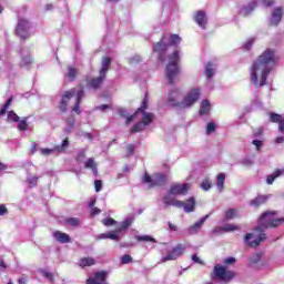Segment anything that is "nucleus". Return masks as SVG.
Segmentation results:
<instances>
[{"label": "nucleus", "instance_id": "obj_1", "mask_svg": "<svg viewBox=\"0 0 284 284\" xmlns=\"http://www.w3.org/2000/svg\"><path fill=\"white\" fill-rule=\"evenodd\" d=\"M278 61L276 51L266 49L250 68V80L255 88H263L270 77V72Z\"/></svg>", "mask_w": 284, "mask_h": 284}, {"label": "nucleus", "instance_id": "obj_2", "mask_svg": "<svg viewBox=\"0 0 284 284\" xmlns=\"http://www.w3.org/2000/svg\"><path fill=\"white\" fill-rule=\"evenodd\" d=\"M148 110V98L142 101L141 106L136 110V112L130 116H128V111L125 109H119L120 116H126V123H132L136 118V114H142V121L134 124L131 129V132H143L152 121H154V114L151 112H145Z\"/></svg>", "mask_w": 284, "mask_h": 284}, {"label": "nucleus", "instance_id": "obj_3", "mask_svg": "<svg viewBox=\"0 0 284 284\" xmlns=\"http://www.w3.org/2000/svg\"><path fill=\"white\" fill-rule=\"evenodd\" d=\"M83 97H85L83 87H78L71 89L70 91H65L62 95V101L60 104L61 112H65V110H68V101H70V99H74L75 105L73 106V112H75L77 114H81V109L79 108V105Z\"/></svg>", "mask_w": 284, "mask_h": 284}, {"label": "nucleus", "instance_id": "obj_4", "mask_svg": "<svg viewBox=\"0 0 284 284\" xmlns=\"http://www.w3.org/2000/svg\"><path fill=\"white\" fill-rule=\"evenodd\" d=\"M181 43V37L179 34L164 36L154 44L153 52H156L159 61L165 63V53L169 45H179Z\"/></svg>", "mask_w": 284, "mask_h": 284}, {"label": "nucleus", "instance_id": "obj_5", "mask_svg": "<svg viewBox=\"0 0 284 284\" xmlns=\"http://www.w3.org/2000/svg\"><path fill=\"white\" fill-rule=\"evenodd\" d=\"M166 64V79L170 85H174L176 81H179V74H181V68L179 67V61H181V57L179 55V51H174L168 58Z\"/></svg>", "mask_w": 284, "mask_h": 284}, {"label": "nucleus", "instance_id": "obj_6", "mask_svg": "<svg viewBox=\"0 0 284 284\" xmlns=\"http://www.w3.org/2000/svg\"><path fill=\"white\" fill-rule=\"evenodd\" d=\"M284 219H277L276 212L268 211L262 214L258 221V226L255 227V232H263L266 227H278V225H283Z\"/></svg>", "mask_w": 284, "mask_h": 284}, {"label": "nucleus", "instance_id": "obj_7", "mask_svg": "<svg viewBox=\"0 0 284 284\" xmlns=\"http://www.w3.org/2000/svg\"><path fill=\"white\" fill-rule=\"evenodd\" d=\"M111 63L112 60H110V58L102 59V65L99 72V77L93 78L89 81V88H92L93 90H99V87L103 85V81H105V77L108 75Z\"/></svg>", "mask_w": 284, "mask_h": 284}, {"label": "nucleus", "instance_id": "obj_8", "mask_svg": "<svg viewBox=\"0 0 284 284\" xmlns=\"http://www.w3.org/2000/svg\"><path fill=\"white\" fill-rule=\"evenodd\" d=\"M133 223L134 216H126L116 230L108 232V237L110 239V241H121L120 234L122 232H125V230H128V227H130V225H132Z\"/></svg>", "mask_w": 284, "mask_h": 284}, {"label": "nucleus", "instance_id": "obj_9", "mask_svg": "<svg viewBox=\"0 0 284 284\" xmlns=\"http://www.w3.org/2000/svg\"><path fill=\"white\" fill-rule=\"evenodd\" d=\"M211 278L212 281H232L234 278V272L227 271L225 266L217 264L214 266Z\"/></svg>", "mask_w": 284, "mask_h": 284}, {"label": "nucleus", "instance_id": "obj_10", "mask_svg": "<svg viewBox=\"0 0 284 284\" xmlns=\"http://www.w3.org/2000/svg\"><path fill=\"white\" fill-rule=\"evenodd\" d=\"M31 28L32 26L30 24V21H28V19L19 18L16 28V34L20 37V39H28L32 34Z\"/></svg>", "mask_w": 284, "mask_h": 284}, {"label": "nucleus", "instance_id": "obj_11", "mask_svg": "<svg viewBox=\"0 0 284 284\" xmlns=\"http://www.w3.org/2000/svg\"><path fill=\"white\" fill-rule=\"evenodd\" d=\"M201 99V90L192 89L186 93L183 101L181 102V108H192L196 101Z\"/></svg>", "mask_w": 284, "mask_h": 284}, {"label": "nucleus", "instance_id": "obj_12", "mask_svg": "<svg viewBox=\"0 0 284 284\" xmlns=\"http://www.w3.org/2000/svg\"><path fill=\"white\" fill-rule=\"evenodd\" d=\"M265 239H267L265 233H248L244 237V243L250 247H258V245H261L262 241H265Z\"/></svg>", "mask_w": 284, "mask_h": 284}, {"label": "nucleus", "instance_id": "obj_13", "mask_svg": "<svg viewBox=\"0 0 284 284\" xmlns=\"http://www.w3.org/2000/svg\"><path fill=\"white\" fill-rule=\"evenodd\" d=\"M165 181H168V178L162 173L154 174L153 178H151L150 174L145 173L143 176V183H148L149 187L164 185Z\"/></svg>", "mask_w": 284, "mask_h": 284}, {"label": "nucleus", "instance_id": "obj_14", "mask_svg": "<svg viewBox=\"0 0 284 284\" xmlns=\"http://www.w3.org/2000/svg\"><path fill=\"white\" fill-rule=\"evenodd\" d=\"M185 252V244H179L166 256L162 257V263H168V261H176L181 254Z\"/></svg>", "mask_w": 284, "mask_h": 284}, {"label": "nucleus", "instance_id": "obj_15", "mask_svg": "<svg viewBox=\"0 0 284 284\" xmlns=\"http://www.w3.org/2000/svg\"><path fill=\"white\" fill-rule=\"evenodd\" d=\"M87 284H108V272L100 271L87 280Z\"/></svg>", "mask_w": 284, "mask_h": 284}, {"label": "nucleus", "instance_id": "obj_16", "mask_svg": "<svg viewBox=\"0 0 284 284\" xmlns=\"http://www.w3.org/2000/svg\"><path fill=\"white\" fill-rule=\"evenodd\" d=\"M190 187H192V185L190 183L173 184V185H171L169 192H171V194H173L175 196L178 194H181L182 196H185V194H187V192H190Z\"/></svg>", "mask_w": 284, "mask_h": 284}, {"label": "nucleus", "instance_id": "obj_17", "mask_svg": "<svg viewBox=\"0 0 284 284\" xmlns=\"http://www.w3.org/2000/svg\"><path fill=\"white\" fill-rule=\"evenodd\" d=\"M175 195H173L172 191H169L164 196H163V203L164 205H172L173 207H183V201L174 199Z\"/></svg>", "mask_w": 284, "mask_h": 284}, {"label": "nucleus", "instance_id": "obj_18", "mask_svg": "<svg viewBox=\"0 0 284 284\" xmlns=\"http://www.w3.org/2000/svg\"><path fill=\"white\" fill-rule=\"evenodd\" d=\"M68 145H69L68 139H64V140L62 141V144H61V145H57V146H54L53 149H42V150H41V153H42L44 156H48V155H50V154H54V152H58V153L65 152V150H68Z\"/></svg>", "mask_w": 284, "mask_h": 284}, {"label": "nucleus", "instance_id": "obj_19", "mask_svg": "<svg viewBox=\"0 0 284 284\" xmlns=\"http://www.w3.org/2000/svg\"><path fill=\"white\" fill-rule=\"evenodd\" d=\"M179 99H181V91L179 89L173 88L169 92V95L166 98V103L171 106L179 105Z\"/></svg>", "mask_w": 284, "mask_h": 284}, {"label": "nucleus", "instance_id": "obj_20", "mask_svg": "<svg viewBox=\"0 0 284 284\" xmlns=\"http://www.w3.org/2000/svg\"><path fill=\"white\" fill-rule=\"evenodd\" d=\"M206 219H210V215H205L204 217L195 222L193 225L189 226L186 229L187 234H199V232H201V227H203V225L205 224Z\"/></svg>", "mask_w": 284, "mask_h": 284}, {"label": "nucleus", "instance_id": "obj_21", "mask_svg": "<svg viewBox=\"0 0 284 284\" xmlns=\"http://www.w3.org/2000/svg\"><path fill=\"white\" fill-rule=\"evenodd\" d=\"M194 21L202 28V30H205V26H207V16L203 11H197Z\"/></svg>", "mask_w": 284, "mask_h": 284}, {"label": "nucleus", "instance_id": "obj_22", "mask_svg": "<svg viewBox=\"0 0 284 284\" xmlns=\"http://www.w3.org/2000/svg\"><path fill=\"white\" fill-rule=\"evenodd\" d=\"M281 19H283V9L276 8L271 17V26H276L277 23H281Z\"/></svg>", "mask_w": 284, "mask_h": 284}, {"label": "nucleus", "instance_id": "obj_23", "mask_svg": "<svg viewBox=\"0 0 284 284\" xmlns=\"http://www.w3.org/2000/svg\"><path fill=\"white\" fill-rule=\"evenodd\" d=\"M53 237L55 239V241H58V243H70L71 239L67 233H63L61 231H55L53 232Z\"/></svg>", "mask_w": 284, "mask_h": 284}, {"label": "nucleus", "instance_id": "obj_24", "mask_svg": "<svg viewBox=\"0 0 284 284\" xmlns=\"http://www.w3.org/2000/svg\"><path fill=\"white\" fill-rule=\"evenodd\" d=\"M182 207H184V212L186 213L194 212V207H196V200L194 196L189 197L185 203L183 202Z\"/></svg>", "mask_w": 284, "mask_h": 284}, {"label": "nucleus", "instance_id": "obj_25", "mask_svg": "<svg viewBox=\"0 0 284 284\" xmlns=\"http://www.w3.org/2000/svg\"><path fill=\"white\" fill-rule=\"evenodd\" d=\"M254 8H256V2H251L247 6H243L239 12L242 14V17H248V14L254 12Z\"/></svg>", "mask_w": 284, "mask_h": 284}, {"label": "nucleus", "instance_id": "obj_26", "mask_svg": "<svg viewBox=\"0 0 284 284\" xmlns=\"http://www.w3.org/2000/svg\"><path fill=\"white\" fill-rule=\"evenodd\" d=\"M278 176H284V169H277L273 174L268 175L266 179L267 185H272Z\"/></svg>", "mask_w": 284, "mask_h": 284}, {"label": "nucleus", "instance_id": "obj_27", "mask_svg": "<svg viewBox=\"0 0 284 284\" xmlns=\"http://www.w3.org/2000/svg\"><path fill=\"white\" fill-rule=\"evenodd\" d=\"M267 201V195H258L254 200L250 202V205L252 207H258L260 205H263V203H266Z\"/></svg>", "mask_w": 284, "mask_h": 284}, {"label": "nucleus", "instance_id": "obj_28", "mask_svg": "<svg viewBox=\"0 0 284 284\" xmlns=\"http://www.w3.org/2000/svg\"><path fill=\"white\" fill-rule=\"evenodd\" d=\"M214 72H216V64L211 62L206 63L205 65V74L207 79H212L214 77Z\"/></svg>", "mask_w": 284, "mask_h": 284}, {"label": "nucleus", "instance_id": "obj_29", "mask_svg": "<svg viewBox=\"0 0 284 284\" xmlns=\"http://www.w3.org/2000/svg\"><path fill=\"white\" fill-rule=\"evenodd\" d=\"M97 263V261L92 257H84L81 258L79 262L80 267H92V265H94Z\"/></svg>", "mask_w": 284, "mask_h": 284}, {"label": "nucleus", "instance_id": "obj_30", "mask_svg": "<svg viewBox=\"0 0 284 284\" xmlns=\"http://www.w3.org/2000/svg\"><path fill=\"white\" fill-rule=\"evenodd\" d=\"M216 186H217L219 192H223V190L225 187V173H220L217 175Z\"/></svg>", "mask_w": 284, "mask_h": 284}, {"label": "nucleus", "instance_id": "obj_31", "mask_svg": "<svg viewBox=\"0 0 284 284\" xmlns=\"http://www.w3.org/2000/svg\"><path fill=\"white\" fill-rule=\"evenodd\" d=\"M84 168H87V170H92L93 174H98L97 162H94V159L89 158L84 163Z\"/></svg>", "mask_w": 284, "mask_h": 284}, {"label": "nucleus", "instance_id": "obj_32", "mask_svg": "<svg viewBox=\"0 0 284 284\" xmlns=\"http://www.w3.org/2000/svg\"><path fill=\"white\" fill-rule=\"evenodd\" d=\"M237 212L236 209H229L224 213L225 221H232L233 219H236Z\"/></svg>", "mask_w": 284, "mask_h": 284}, {"label": "nucleus", "instance_id": "obj_33", "mask_svg": "<svg viewBox=\"0 0 284 284\" xmlns=\"http://www.w3.org/2000/svg\"><path fill=\"white\" fill-rule=\"evenodd\" d=\"M211 110L210 101L203 100L200 108V114H209Z\"/></svg>", "mask_w": 284, "mask_h": 284}, {"label": "nucleus", "instance_id": "obj_34", "mask_svg": "<svg viewBox=\"0 0 284 284\" xmlns=\"http://www.w3.org/2000/svg\"><path fill=\"white\" fill-rule=\"evenodd\" d=\"M31 63H32V58L30 57V54L24 55L20 61L21 68H30Z\"/></svg>", "mask_w": 284, "mask_h": 284}, {"label": "nucleus", "instance_id": "obj_35", "mask_svg": "<svg viewBox=\"0 0 284 284\" xmlns=\"http://www.w3.org/2000/svg\"><path fill=\"white\" fill-rule=\"evenodd\" d=\"M77 74H79V71L77 70V68H73V67L68 68L67 77L68 79H70V81H74V79L77 78Z\"/></svg>", "mask_w": 284, "mask_h": 284}, {"label": "nucleus", "instance_id": "obj_36", "mask_svg": "<svg viewBox=\"0 0 284 284\" xmlns=\"http://www.w3.org/2000/svg\"><path fill=\"white\" fill-rule=\"evenodd\" d=\"M38 181H39V178L37 175L28 174L27 182L30 185V187H34V185H37Z\"/></svg>", "mask_w": 284, "mask_h": 284}, {"label": "nucleus", "instance_id": "obj_37", "mask_svg": "<svg viewBox=\"0 0 284 284\" xmlns=\"http://www.w3.org/2000/svg\"><path fill=\"white\" fill-rule=\"evenodd\" d=\"M136 241H145L146 243H156V240L150 235H136Z\"/></svg>", "mask_w": 284, "mask_h": 284}, {"label": "nucleus", "instance_id": "obj_38", "mask_svg": "<svg viewBox=\"0 0 284 284\" xmlns=\"http://www.w3.org/2000/svg\"><path fill=\"white\" fill-rule=\"evenodd\" d=\"M18 130H20V132H26V130H28V118H24L18 122Z\"/></svg>", "mask_w": 284, "mask_h": 284}, {"label": "nucleus", "instance_id": "obj_39", "mask_svg": "<svg viewBox=\"0 0 284 284\" xmlns=\"http://www.w3.org/2000/svg\"><path fill=\"white\" fill-rule=\"evenodd\" d=\"M200 187H202L204 190V192H207V190H211L212 189V181H210V179H205Z\"/></svg>", "mask_w": 284, "mask_h": 284}, {"label": "nucleus", "instance_id": "obj_40", "mask_svg": "<svg viewBox=\"0 0 284 284\" xmlns=\"http://www.w3.org/2000/svg\"><path fill=\"white\" fill-rule=\"evenodd\" d=\"M213 132H216V123L209 122L206 124V134H213Z\"/></svg>", "mask_w": 284, "mask_h": 284}, {"label": "nucleus", "instance_id": "obj_41", "mask_svg": "<svg viewBox=\"0 0 284 284\" xmlns=\"http://www.w3.org/2000/svg\"><path fill=\"white\" fill-rule=\"evenodd\" d=\"M271 121L272 123H281V121H283V116L281 114H277V113H271Z\"/></svg>", "mask_w": 284, "mask_h": 284}, {"label": "nucleus", "instance_id": "obj_42", "mask_svg": "<svg viewBox=\"0 0 284 284\" xmlns=\"http://www.w3.org/2000/svg\"><path fill=\"white\" fill-rule=\"evenodd\" d=\"M223 232H236V230H239V226L234 225V224H225L224 226H222Z\"/></svg>", "mask_w": 284, "mask_h": 284}, {"label": "nucleus", "instance_id": "obj_43", "mask_svg": "<svg viewBox=\"0 0 284 284\" xmlns=\"http://www.w3.org/2000/svg\"><path fill=\"white\" fill-rule=\"evenodd\" d=\"M65 222L68 223V225H71V227H77L80 223L79 219L77 217H69L65 220Z\"/></svg>", "mask_w": 284, "mask_h": 284}, {"label": "nucleus", "instance_id": "obj_44", "mask_svg": "<svg viewBox=\"0 0 284 284\" xmlns=\"http://www.w3.org/2000/svg\"><path fill=\"white\" fill-rule=\"evenodd\" d=\"M11 103H12V98H9L7 103L0 110V116H3V114H6V112L8 111V108H10Z\"/></svg>", "mask_w": 284, "mask_h": 284}, {"label": "nucleus", "instance_id": "obj_45", "mask_svg": "<svg viewBox=\"0 0 284 284\" xmlns=\"http://www.w3.org/2000/svg\"><path fill=\"white\" fill-rule=\"evenodd\" d=\"M102 223L106 226L110 227L111 225H116V221L112 217L104 219L102 220Z\"/></svg>", "mask_w": 284, "mask_h": 284}, {"label": "nucleus", "instance_id": "obj_46", "mask_svg": "<svg viewBox=\"0 0 284 284\" xmlns=\"http://www.w3.org/2000/svg\"><path fill=\"white\" fill-rule=\"evenodd\" d=\"M252 45H254V39L250 38L243 45L244 50H252Z\"/></svg>", "mask_w": 284, "mask_h": 284}, {"label": "nucleus", "instance_id": "obj_47", "mask_svg": "<svg viewBox=\"0 0 284 284\" xmlns=\"http://www.w3.org/2000/svg\"><path fill=\"white\" fill-rule=\"evenodd\" d=\"M8 119H9V121H14L17 123V121H19V115H17V113H14V111H10L8 113Z\"/></svg>", "mask_w": 284, "mask_h": 284}, {"label": "nucleus", "instance_id": "obj_48", "mask_svg": "<svg viewBox=\"0 0 284 284\" xmlns=\"http://www.w3.org/2000/svg\"><path fill=\"white\" fill-rule=\"evenodd\" d=\"M121 263H122V265H128V263H132V256H130V255H123V256L121 257Z\"/></svg>", "mask_w": 284, "mask_h": 284}, {"label": "nucleus", "instance_id": "obj_49", "mask_svg": "<svg viewBox=\"0 0 284 284\" xmlns=\"http://www.w3.org/2000/svg\"><path fill=\"white\" fill-rule=\"evenodd\" d=\"M85 159V151H80L77 156V162L81 163Z\"/></svg>", "mask_w": 284, "mask_h": 284}, {"label": "nucleus", "instance_id": "obj_50", "mask_svg": "<svg viewBox=\"0 0 284 284\" xmlns=\"http://www.w3.org/2000/svg\"><path fill=\"white\" fill-rule=\"evenodd\" d=\"M242 165H245L246 168H251V165H254V161L250 159L242 160Z\"/></svg>", "mask_w": 284, "mask_h": 284}, {"label": "nucleus", "instance_id": "obj_51", "mask_svg": "<svg viewBox=\"0 0 284 284\" xmlns=\"http://www.w3.org/2000/svg\"><path fill=\"white\" fill-rule=\"evenodd\" d=\"M252 144L255 145L256 150H261V148H263V141L261 140H253Z\"/></svg>", "mask_w": 284, "mask_h": 284}, {"label": "nucleus", "instance_id": "obj_52", "mask_svg": "<svg viewBox=\"0 0 284 284\" xmlns=\"http://www.w3.org/2000/svg\"><path fill=\"white\" fill-rule=\"evenodd\" d=\"M234 263H236V258H234V257H226L224 260L225 265H234Z\"/></svg>", "mask_w": 284, "mask_h": 284}, {"label": "nucleus", "instance_id": "obj_53", "mask_svg": "<svg viewBox=\"0 0 284 284\" xmlns=\"http://www.w3.org/2000/svg\"><path fill=\"white\" fill-rule=\"evenodd\" d=\"M102 185L103 184H102L101 180H95V182H94L95 192H101Z\"/></svg>", "mask_w": 284, "mask_h": 284}, {"label": "nucleus", "instance_id": "obj_54", "mask_svg": "<svg viewBox=\"0 0 284 284\" xmlns=\"http://www.w3.org/2000/svg\"><path fill=\"white\" fill-rule=\"evenodd\" d=\"M134 150H136V146L134 144H129L126 146L128 154H134Z\"/></svg>", "mask_w": 284, "mask_h": 284}, {"label": "nucleus", "instance_id": "obj_55", "mask_svg": "<svg viewBox=\"0 0 284 284\" xmlns=\"http://www.w3.org/2000/svg\"><path fill=\"white\" fill-rule=\"evenodd\" d=\"M42 276H44V278H49V281H52V273L48 272V271H41Z\"/></svg>", "mask_w": 284, "mask_h": 284}, {"label": "nucleus", "instance_id": "obj_56", "mask_svg": "<svg viewBox=\"0 0 284 284\" xmlns=\"http://www.w3.org/2000/svg\"><path fill=\"white\" fill-rule=\"evenodd\" d=\"M192 262L193 263H199L200 265L203 264V262L201 261V258L196 254L192 255Z\"/></svg>", "mask_w": 284, "mask_h": 284}, {"label": "nucleus", "instance_id": "obj_57", "mask_svg": "<svg viewBox=\"0 0 284 284\" xmlns=\"http://www.w3.org/2000/svg\"><path fill=\"white\" fill-rule=\"evenodd\" d=\"M274 143H276L277 145H280L281 143H284V136L280 135L274 140Z\"/></svg>", "mask_w": 284, "mask_h": 284}, {"label": "nucleus", "instance_id": "obj_58", "mask_svg": "<svg viewBox=\"0 0 284 284\" xmlns=\"http://www.w3.org/2000/svg\"><path fill=\"white\" fill-rule=\"evenodd\" d=\"M92 216H97V214H101V211L99 207H93L91 211Z\"/></svg>", "mask_w": 284, "mask_h": 284}, {"label": "nucleus", "instance_id": "obj_59", "mask_svg": "<svg viewBox=\"0 0 284 284\" xmlns=\"http://www.w3.org/2000/svg\"><path fill=\"white\" fill-rule=\"evenodd\" d=\"M169 230H171V232H176L179 230V227L174 224H172L171 222H169Z\"/></svg>", "mask_w": 284, "mask_h": 284}, {"label": "nucleus", "instance_id": "obj_60", "mask_svg": "<svg viewBox=\"0 0 284 284\" xmlns=\"http://www.w3.org/2000/svg\"><path fill=\"white\" fill-rule=\"evenodd\" d=\"M278 131L284 134V120L278 123Z\"/></svg>", "mask_w": 284, "mask_h": 284}, {"label": "nucleus", "instance_id": "obj_61", "mask_svg": "<svg viewBox=\"0 0 284 284\" xmlns=\"http://www.w3.org/2000/svg\"><path fill=\"white\" fill-rule=\"evenodd\" d=\"M261 261V255H255L251 258V263H257Z\"/></svg>", "mask_w": 284, "mask_h": 284}, {"label": "nucleus", "instance_id": "obj_62", "mask_svg": "<svg viewBox=\"0 0 284 284\" xmlns=\"http://www.w3.org/2000/svg\"><path fill=\"white\" fill-rule=\"evenodd\" d=\"M97 239H98V241L109 239L108 233H102V234L98 235Z\"/></svg>", "mask_w": 284, "mask_h": 284}, {"label": "nucleus", "instance_id": "obj_63", "mask_svg": "<svg viewBox=\"0 0 284 284\" xmlns=\"http://www.w3.org/2000/svg\"><path fill=\"white\" fill-rule=\"evenodd\" d=\"M8 212V209L4 205H0V216H3Z\"/></svg>", "mask_w": 284, "mask_h": 284}, {"label": "nucleus", "instance_id": "obj_64", "mask_svg": "<svg viewBox=\"0 0 284 284\" xmlns=\"http://www.w3.org/2000/svg\"><path fill=\"white\" fill-rule=\"evenodd\" d=\"M264 6H266V8H270V6H274V0H264Z\"/></svg>", "mask_w": 284, "mask_h": 284}]
</instances>
